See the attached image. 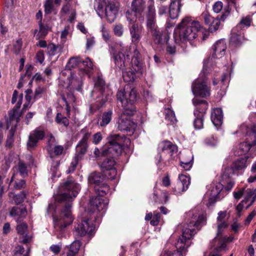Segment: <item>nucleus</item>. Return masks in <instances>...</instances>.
Returning <instances> with one entry per match:
<instances>
[{
    "label": "nucleus",
    "mask_w": 256,
    "mask_h": 256,
    "mask_svg": "<svg viewBox=\"0 0 256 256\" xmlns=\"http://www.w3.org/2000/svg\"><path fill=\"white\" fill-rule=\"evenodd\" d=\"M18 167V172L22 176H24L27 174V168L24 164L20 162Z\"/></svg>",
    "instance_id": "54"
},
{
    "label": "nucleus",
    "mask_w": 256,
    "mask_h": 256,
    "mask_svg": "<svg viewBox=\"0 0 256 256\" xmlns=\"http://www.w3.org/2000/svg\"><path fill=\"white\" fill-rule=\"evenodd\" d=\"M186 157H188L187 159H185L183 157L180 160V166L186 170H188L191 168L193 164V156L189 152L186 155Z\"/></svg>",
    "instance_id": "32"
},
{
    "label": "nucleus",
    "mask_w": 256,
    "mask_h": 256,
    "mask_svg": "<svg viewBox=\"0 0 256 256\" xmlns=\"http://www.w3.org/2000/svg\"><path fill=\"white\" fill-rule=\"evenodd\" d=\"M178 39L176 38V42L184 44L188 41L195 39L198 32L201 28V25L198 21L192 20L189 17L184 18L178 25Z\"/></svg>",
    "instance_id": "7"
},
{
    "label": "nucleus",
    "mask_w": 256,
    "mask_h": 256,
    "mask_svg": "<svg viewBox=\"0 0 256 256\" xmlns=\"http://www.w3.org/2000/svg\"><path fill=\"white\" fill-rule=\"evenodd\" d=\"M14 186L15 190H20L24 188L26 186V182L23 180L16 181Z\"/></svg>",
    "instance_id": "57"
},
{
    "label": "nucleus",
    "mask_w": 256,
    "mask_h": 256,
    "mask_svg": "<svg viewBox=\"0 0 256 256\" xmlns=\"http://www.w3.org/2000/svg\"><path fill=\"white\" fill-rule=\"evenodd\" d=\"M211 120L214 125L218 127L222 125L223 121V112L221 108H214L211 112Z\"/></svg>",
    "instance_id": "25"
},
{
    "label": "nucleus",
    "mask_w": 256,
    "mask_h": 256,
    "mask_svg": "<svg viewBox=\"0 0 256 256\" xmlns=\"http://www.w3.org/2000/svg\"><path fill=\"white\" fill-rule=\"evenodd\" d=\"M216 234L214 240L213 246L216 252H218L224 250L226 246V242H232L234 238L224 235V232L228 227V222L216 223Z\"/></svg>",
    "instance_id": "13"
},
{
    "label": "nucleus",
    "mask_w": 256,
    "mask_h": 256,
    "mask_svg": "<svg viewBox=\"0 0 256 256\" xmlns=\"http://www.w3.org/2000/svg\"><path fill=\"white\" fill-rule=\"evenodd\" d=\"M114 32L115 34L118 36H121L124 33V28L121 24H118L115 26L114 28Z\"/></svg>",
    "instance_id": "52"
},
{
    "label": "nucleus",
    "mask_w": 256,
    "mask_h": 256,
    "mask_svg": "<svg viewBox=\"0 0 256 256\" xmlns=\"http://www.w3.org/2000/svg\"><path fill=\"white\" fill-rule=\"evenodd\" d=\"M88 147V145L78 144L76 147V154L74 158L79 160H80L86 154Z\"/></svg>",
    "instance_id": "33"
},
{
    "label": "nucleus",
    "mask_w": 256,
    "mask_h": 256,
    "mask_svg": "<svg viewBox=\"0 0 256 256\" xmlns=\"http://www.w3.org/2000/svg\"><path fill=\"white\" fill-rule=\"evenodd\" d=\"M222 189L223 185L220 182L216 183L212 186L210 190L205 195L206 197L209 196L208 203L210 205L224 197Z\"/></svg>",
    "instance_id": "19"
},
{
    "label": "nucleus",
    "mask_w": 256,
    "mask_h": 256,
    "mask_svg": "<svg viewBox=\"0 0 256 256\" xmlns=\"http://www.w3.org/2000/svg\"><path fill=\"white\" fill-rule=\"evenodd\" d=\"M102 134L98 132L93 136L92 142L95 144H98L102 140Z\"/></svg>",
    "instance_id": "59"
},
{
    "label": "nucleus",
    "mask_w": 256,
    "mask_h": 256,
    "mask_svg": "<svg viewBox=\"0 0 256 256\" xmlns=\"http://www.w3.org/2000/svg\"><path fill=\"white\" fill-rule=\"evenodd\" d=\"M80 190V184L70 177L60 185L58 194L56 195L55 200L58 202H65V205L60 215L54 217V226L56 230H61L72 222L74 218L72 214V202L76 197Z\"/></svg>",
    "instance_id": "2"
},
{
    "label": "nucleus",
    "mask_w": 256,
    "mask_h": 256,
    "mask_svg": "<svg viewBox=\"0 0 256 256\" xmlns=\"http://www.w3.org/2000/svg\"><path fill=\"white\" fill-rule=\"evenodd\" d=\"M206 144L210 146H216L218 142V139L216 137L215 138L212 136L211 139H206Z\"/></svg>",
    "instance_id": "63"
},
{
    "label": "nucleus",
    "mask_w": 256,
    "mask_h": 256,
    "mask_svg": "<svg viewBox=\"0 0 256 256\" xmlns=\"http://www.w3.org/2000/svg\"><path fill=\"white\" fill-rule=\"evenodd\" d=\"M108 144L102 148V156L112 154V156H118L120 154L123 150L121 142L124 141V146L128 147L130 144V139L127 138H123L118 134H111L107 138Z\"/></svg>",
    "instance_id": "11"
},
{
    "label": "nucleus",
    "mask_w": 256,
    "mask_h": 256,
    "mask_svg": "<svg viewBox=\"0 0 256 256\" xmlns=\"http://www.w3.org/2000/svg\"><path fill=\"white\" fill-rule=\"evenodd\" d=\"M115 164V160L114 158H106L101 164V168L102 170L110 169L114 167Z\"/></svg>",
    "instance_id": "37"
},
{
    "label": "nucleus",
    "mask_w": 256,
    "mask_h": 256,
    "mask_svg": "<svg viewBox=\"0 0 256 256\" xmlns=\"http://www.w3.org/2000/svg\"><path fill=\"white\" fill-rule=\"evenodd\" d=\"M45 133L44 130L40 128H36L30 134L27 146L28 150H31L35 147L38 142L44 138Z\"/></svg>",
    "instance_id": "22"
},
{
    "label": "nucleus",
    "mask_w": 256,
    "mask_h": 256,
    "mask_svg": "<svg viewBox=\"0 0 256 256\" xmlns=\"http://www.w3.org/2000/svg\"><path fill=\"white\" fill-rule=\"evenodd\" d=\"M102 180L100 175L96 172H92L88 176V182L90 184H94V186L100 184Z\"/></svg>",
    "instance_id": "36"
},
{
    "label": "nucleus",
    "mask_w": 256,
    "mask_h": 256,
    "mask_svg": "<svg viewBox=\"0 0 256 256\" xmlns=\"http://www.w3.org/2000/svg\"><path fill=\"white\" fill-rule=\"evenodd\" d=\"M39 26L40 29L37 35L38 38L46 36L48 34V31L50 30L48 27H46L42 24L41 20L39 22Z\"/></svg>",
    "instance_id": "41"
},
{
    "label": "nucleus",
    "mask_w": 256,
    "mask_h": 256,
    "mask_svg": "<svg viewBox=\"0 0 256 256\" xmlns=\"http://www.w3.org/2000/svg\"><path fill=\"white\" fill-rule=\"evenodd\" d=\"M82 82L81 80H77L76 79L72 78L70 84L67 86V89H70V90H74L77 91H80L82 90Z\"/></svg>",
    "instance_id": "35"
},
{
    "label": "nucleus",
    "mask_w": 256,
    "mask_h": 256,
    "mask_svg": "<svg viewBox=\"0 0 256 256\" xmlns=\"http://www.w3.org/2000/svg\"><path fill=\"white\" fill-rule=\"evenodd\" d=\"M236 133L238 136L246 137V142L240 143L234 149V154L239 156L246 154L252 146L256 144V126L251 128L246 124H242Z\"/></svg>",
    "instance_id": "8"
},
{
    "label": "nucleus",
    "mask_w": 256,
    "mask_h": 256,
    "mask_svg": "<svg viewBox=\"0 0 256 256\" xmlns=\"http://www.w3.org/2000/svg\"><path fill=\"white\" fill-rule=\"evenodd\" d=\"M101 32H102L103 38L106 40H108L110 39V36L108 31L106 28H105L104 25H102L101 26Z\"/></svg>",
    "instance_id": "61"
},
{
    "label": "nucleus",
    "mask_w": 256,
    "mask_h": 256,
    "mask_svg": "<svg viewBox=\"0 0 256 256\" xmlns=\"http://www.w3.org/2000/svg\"><path fill=\"white\" fill-rule=\"evenodd\" d=\"M150 2H152L153 6H155L154 0H148L146 4L143 0H133L132 3V11L128 10L126 14L129 24L132 25L136 24L137 19L140 22H143L145 20L146 21V15Z\"/></svg>",
    "instance_id": "10"
},
{
    "label": "nucleus",
    "mask_w": 256,
    "mask_h": 256,
    "mask_svg": "<svg viewBox=\"0 0 256 256\" xmlns=\"http://www.w3.org/2000/svg\"><path fill=\"white\" fill-rule=\"evenodd\" d=\"M148 10L146 15V23L148 32L152 36L154 42L156 44H162L166 42L169 36L166 30H160L156 25V10L153 3L149 4Z\"/></svg>",
    "instance_id": "6"
},
{
    "label": "nucleus",
    "mask_w": 256,
    "mask_h": 256,
    "mask_svg": "<svg viewBox=\"0 0 256 256\" xmlns=\"http://www.w3.org/2000/svg\"><path fill=\"white\" fill-rule=\"evenodd\" d=\"M96 196L92 198L90 203V211L94 217L95 224L93 220L86 218L82 220L76 228V232L78 236H83L86 234L92 236L97 224H98L106 212L108 204V200L105 197L112 192L109 186L104 183L94 186Z\"/></svg>",
    "instance_id": "1"
},
{
    "label": "nucleus",
    "mask_w": 256,
    "mask_h": 256,
    "mask_svg": "<svg viewBox=\"0 0 256 256\" xmlns=\"http://www.w3.org/2000/svg\"><path fill=\"white\" fill-rule=\"evenodd\" d=\"M86 50L90 49L95 44V38L92 35H87L86 36Z\"/></svg>",
    "instance_id": "47"
},
{
    "label": "nucleus",
    "mask_w": 256,
    "mask_h": 256,
    "mask_svg": "<svg viewBox=\"0 0 256 256\" xmlns=\"http://www.w3.org/2000/svg\"><path fill=\"white\" fill-rule=\"evenodd\" d=\"M80 246L79 240L74 241L68 248V251L63 253L62 256H76Z\"/></svg>",
    "instance_id": "29"
},
{
    "label": "nucleus",
    "mask_w": 256,
    "mask_h": 256,
    "mask_svg": "<svg viewBox=\"0 0 256 256\" xmlns=\"http://www.w3.org/2000/svg\"><path fill=\"white\" fill-rule=\"evenodd\" d=\"M78 160H79L76 159V158H74L72 162L70 163V166L68 167V169L66 171L67 174H70V172H73L74 170L78 164Z\"/></svg>",
    "instance_id": "55"
},
{
    "label": "nucleus",
    "mask_w": 256,
    "mask_h": 256,
    "mask_svg": "<svg viewBox=\"0 0 256 256\" xmlns=\"http://www.w3.org/2000/svg\"><path fill=\"white\" fill-rule=\"evenodd\" d=\"M226 211H220L218 213V216L216 218V223L220 222H227L226 220Z\"/></svg>",
    "instance_id": "53"
},
{
    "label": "nucleus",
    "mask_w": 256,
    "mask_h": 256,
    "mask_svg": "<svg viewBox=\"0 0 256 256\" xmlns=\"http://www.w3.org/2000/svg\"><path fill=\"white\" fill-rule=\"evenodd\" d=\"M192 90L194 96L207 97L210 95L205 78H198L195 80L192 84Z\"/></svg>",
    "instance_id": "17"
},
{
    "label": "nucleus",
    "mask_w": 256,
    "mask_h": 256,
    "mask_svg": "<svg viewBox=\"0 0 256 256\" xmlns=\"http://www.w3.org/2000/svg\"><path fill=\"white\" fill-rule=\"evenodd\" d=\"M103 172L106 176L111 180L114 179L117 175V171L114 167L103 170Z\"/></svg>",
    "instance_id": "40"
},
{
    "label": "nucleus",
    "mask_w": 256,
    "mask_h": 256,
    "mask_svg": "<svg viewBox=\"0 0 256 256\" xmlns=\"http://www.w3.org/2000/svg\"><path fill=\"white\" fill-rule=\"evenodd\" d=\"M186 222L183 226L182 234L176 244V250L171 253L165 252L162 256H184L187 248L190 246V239L197 232L196 230L206 224V216L198 212L197 209L189 211L186 214Z\"/></svg>",
    "instance_id": "3"
},
{
    "label": "nucleus",
    "mask_w": 256,
    "mask_h": 256,
    "mask_svg": "<svg viewBox=\"0 0 256 256\" xmlns=\"http://www.w3.org/2000/svg\"><path fill=\"white\" fill-rule=\"evenodd\" d=\"M104 86V82L103 79L98 78L94 83V88L100 91L102 94Z\"/></svg>",
    "instance_id": "45"
},
{
    "label": "nucleus",
    "mask_w": 256,
    "mask_h": 256,
    "mask_svg": "<svg viewBox=\"0 0 256 256\" xmlns=\"http://www.w3.org/2000/svg\"><path fill=\"white\" fill-rule=\"evenodd\" d=\"M62 48L60 46H56L54 44H50L48 46V54L51 56H53L61 51Z\"/></svg>",
    "instance_id": "38"
},
{
    "label": "nucleus",
    "mask_w": 256,
    "mask_h": 256,
    "mask_svg": "<svg viewBox=\"0 0 256 256\" xmlns=\"http://www.w3.org/2000/svg\"><path fill=\"white\" fill-rule=\"evenodd\" d=\"M117 100L123 108L122 112L118 122V128L120 131L133 132L136 124L130 119L136 110L134 106L136 100V92L134 88L129 85L118 90L116 94Z\"/></svg>",
    "instance_id": "5"
},
{
    "label": "nucleus",
    "mask_w": 256,
    "mask_h": 256,
    "mask_svg": "<svg viewBox=\"0 0 256 256\" xmlns=\"http://www.w3.org/2000/svg\"><path fill=\"white\" fill-rule=\"evenodd\" d=\"M14 134L12 131H10V135L8 136L6 141V146L7 148H10L14 142Z\"/></svg>",
    "instance_id": "58"
},
{
    "label": "nucleus",
    "mask_w": 256,
    "mask_h": 256,
    "mask_svg": "<svg viewBox=\"0 0 256 256\" xmlns=\"http://www.w3.org/2000/svg\"><path fill=\"white\" fill-rule=\"evenodd\" d=\"M158 150L160 152L156 157V162L158 168H161L160 162L162 161V156L166 154L172 156L178 152L176 146L168 140H164L160 142L158 145Z\"/></svg>",
    "instance_id": "16"
},
{
    "label": "nucleus",
    "mask_w": 256,
    "mask_h": 256,
    "mask_svg": "<svg viewBox=\"0 0 256 256\" xmlns=\"http://www.w3.org/2000/svg\"><path fill=\"white\" fill-rule=\"evenodd\" d=\"M230 82V76L228 73L224 74L222 76L221 82L225 87H227Z\"/></svg>",
    "instance_id": "60"
},
{
    "label": "nucleus",
    "mask_w": 256,
    "mask_h": 256,
    "mask_svg": "<svg viewBox=\"0 0 256 256\" xmlns=\"http://www.w3.org/2000/svg\"><path fill=\"white\" fill-rule=\"evenodd\" d=\"M250 16L243 18L236 27L231 31L230 43L234 46H239L244 40V31L250 25Z\"/></svg>",
    "instance_id": "12"
},
{
    "label": "nucleus",
    "mask_w": 256,
    "mask_h": 256,
    "mask_svg": "<svg viewBox=\"0 0 256 256\" xmlns=\"http://www.w3.org/2000/svg\"><path fill=\"white\" fill-rule=\"evenodd\" d=\"M129 30L132 42L135 44H138L144 32L143 26L138 24H134L129 26Z\"/></svg>",
    "instance_id": "23"
},
{
    "label": "nucleus",
    "mask_w": 256,
    "mask_h": 256,
    "mask_svg": "<svg viewBox=\"0 0 256 256\" xmlns=\"http://www.w3.org/2000/svg\"><path fill=\"white\" fill-rule=\"evenodd\" d=\"M202 16L204 20V23L208 26L210 24L211 22L214 20V19L207 12H204L202 14Z\"/></svg>",
    "instance_id": "49"
},
{
    "label": "nucleus",
    "mask_w": 256,
    "mask_h": 256,
    "mask_svg": "<svg viewBox=\"0 0 256 256\" xmlns=\"http://www.w3.org/2000/svg\"><path fill=\"white\" fill-rule=\"evenodd\" d=\"M44 89L42 87H38L37 88L34 92V100H38L40 97V95L44 92Z\"/></svg>",
    "instance_id": "62"
},
{
    "label": "nucleus",
    "mask_w": 256,
    "mask_h": 256,
    "mask_svg": "<svg viewBox=\"0 0 256 256\" xmlns=\"http://www.w3.org/2000/svg\"><path fill=\"white\" fill-rule=\"evenodd\" d=\"M56 121L58 124H62L64 126H66L69 124V120L66 118L62 116L60 113H58Z\"/></svg>",
    "instance_id": "43"
},
{
    "label": "nucleus",
    "mask_w": 256,
    "mask_h": 256,
    "mask_svg": "<svg viewBox=\"0 0 256 256\" xmlns=\"http://www.w3.org/2000/svg\"><path fill=\"white\" fill-rule=\"evenodd\" d=\"M129 48L120 45L118 52L112 48L110 54L116 66L123 72L122 77L126 82L134 81L136 74H142L144 72L143 64L140 61V54L136 48H134L132 58V70H128L126 67L129 65Z\"/></svg>",
    "instance_id": "4"
},
{
    "label": "nucleus",
    "mask_w": 256,
    "mask_h": 256,
    "mask_svg": "<svg viewBox=\"0 0 256 256\" xmlns=\"http://www.w3.org/2000/svg\"><path fill=\"white\" fill-rule=\"evenodd\" d=\"M192 103L195 107L194 114L196 117L194 126L196 129L200 130L203 128L204 118L208 108V104L206 101L197 98L192 100Z\"/></svg>",
    "instance_id": "14"
},
{
    "label": "nucleus",
    "mask_w": 256,
    "mask_h": 256,
    "mask_svg": "<svg viewBox=\"0 0 256 256\" xmlns=\"http://www.w3.org/2000/svg\"><path fill=\"white\" fill-rule=\"evenodd\" d=\"M248 158H242L234 161L230 167L226 168L222 174L223 180L230 178L234 172L235 170H242L247 166Z\"/></svg>",
    "instance_id": "18"
},
{
    "label": "nucleus",
    "mask_w": 256,
    "mask_h": 256,
    "mask_svg": "<svg viewBox=\"0 0 256 256\" xmlns=\"http://www.w3.org/2000/svg\"><path fill=\"white\" fill-rule=\"evenodd\" d=\"M22 40L21 38H20L16 40L14 44L13 52L16 54H18L20 52L22 48Z\"/></svg>",
    "instance_id": "50"
},
{
    "label": "nucleus",
    "mask_w": 256,
    "mask_h": 256,
    "mask_svg": "<svg viewBox=\"0 0 256 256\" xmlns=\"http://www.w3.org/2000/svg\"><path fill=\"white\" fill-rule=\"evenodd\" d=\"M27 214V211L25 208H19L14 206L12 208L10 212V215L15 218H24Z\"/></svg>",
    "instance_id": "28"
},
{
    "label": "nucleus",
    "mask_w": 256,
    "mask_h": 256,
    "mask_svg": "<svg viewBox=\"0 0 256 256\" xmlns=\"http://www.w3.org/2000/svg\"><path fill=\"white\" fill-rule=\"evenodd\" d=\"M229 12H226L221 16L220 19L216 18L211 22V24L208 25L209 30L212 32H214L218 30L220 25V20H224L228 16Z\"/></svg>",
    "instance_id": "30"
},
{
    "label": "nucleus",
    "mask_w": 256,
    "mask_h": 256,
    "mask_svg": "<svg viewBox=\"0 0 256 256\" xmlns=\"http://www.w3.org/2000/svg\"><path fill=\"white\" fill-rule=\"evenodd\" d=\"M223 8V4L220 1L216 2L212 6L213 10L216 13L220 12Z\"/></svg>",
    "instance_id": "56"
},
{
    "label": "nucleus",
    "mask_w": 256,
    "mask_h": 256,
    "mask_svg": "<svg viewBox=\"0 0 256 256\" xmlns=\"http://www.w3.org/2000/svg\"><path fill=\"white\" fill-rule=\"evenodd\" d=\"M79 66L83 72L90 76V74L93 68V64L89 58L82 60L80 57L70 58L66 64V69L70 70L72 68Z\"/></svg>",
    "instance_id": "15"
},
{
    "label": "nucleus",
    "mask_w": 256,
    "mask_h": 256,
    "mask_svg": "<svg viewBox=\"0 0 256 256\" xmlns=\"http://www.w3.org/2000/svg\"><path fill=\"white\" fill-rule=\"evenodd\" d=\"M14 256H28V251L25 252L23 246H18L16 247L14 252Z\"/></svg>",
    "instance_id": "44"
},
{
    "label": "nucleus",
    "mask_w": 256,
    "mask_h": 256,
    "mask_svg": "<svg viewBox=\"0 0 256 256\" xmlns=\"http://www.w3.org/2000/svg\"><path fill=\"white\" fill-rule=\"evenodd\" d=\"M50 249L54 254H57L60 251L61 246L53 244L50 246Z\"/></svg>",
    "instance_id": "64"
},
{
    "label": "nucleus",
    "mask_w": 256,
    "mask_h": 256,
    "mask_svg": "<svg viewBox=\"0 0 256 256\" xmlns=\"http://www.w3.org/2000/svg\"><path fill=\"white\" fill-rule=\"evenodd\" d=\"M165 119L168 122V124H174L176 122L175 114L173 110L168 108L164 111Z\"/></svg>",
    "instance_id": "34"
},
{
    "label": "nucleus",
    "mask_w": 256,
    "mask_h": 256,
    "mask_svg": "<svg viewBox=\"0 0 256 256\" xmlns=\"http://www.w3.org/2000/svg\"><path fill=\"white\" fill-rule=\"evenodd\" d=\"M112 110H109L104 112L102 115L101 118L98 120V124L104 127L107 126L112 119Z\"/></svg>",
    "instance_id": "31"
},
{
    "label": "nucleus",
    "mask_w": 256,
    "mask_h": 256,
    "mask_svg": "<svg viewBox=\"0 0 256 256\" xmlns=\"http://www.w3.org/2000/svg\"><path fill=\"white\" fill-rule=\"evenodd\" d=\"M18 232L22 236H24L27 230V225L26 224H20L16 227Z\"/></svg>",
    "instance_id": "51"
},
{
    "label": "nucleus",
    "mask_w": 256,
    "mask_h": 256,
    "mask_svg": "<svg viewBox=\"0 0 256 256\" xmlns=\"http://www.w3.org/2000/svg\"><path fill=\"white\" fill-rule=\"evenodd\" d=\"M181 4L180 2L172 1L170 6L169 14L172 19L178 18L180 10Z\"/></svg>",
    "instance_id": "27"
},
{
    "label": "nucleus",
    "mask_w": 256,
    "mask_h": 256,
    "mask_svg": "<svg viewBox=\"0 0 256 256\" xmlns=\"http://www.w3.org/2000/svg\"><path fill=\"white\" fill-rule=\"evenodd\" d=\"M53 1L52 0H47L44 4V12L46 14H50L53 9Z\"/></svg>",
    "instance_id": "48"
},
{
    "label": "nucleus",
    "mask_w": 256,
    "mask_h": 256,
    "mask_svg": "<svg viewBox=\"0 0 256 256\" xmlns=\"http://www.w3.org/2000/svg\"><path fill=\"white\" fill-rule=\"evenodd\" d=\"M22 96L20 98L17 106L9 112V122H8V127L10 126L11 122L12 124L16 126L20 121V118L22 116V113L20 112V108L22 103Z\"/></svg>",
    "instance_id": "24"
},
{
    "label": "nucleus",
    "mask_w": 256,
    "mask_h": 256,
    "mask_svg": "<svg viewBox=\"0 0 256 256\" xmlns=\"http://www.w3.org/2000/svg\"><path fill=\"white\" fill-rule=\"evenodd\" d=\"M26 193L24 191L21 192L20 194L14 196V200L16 204H21L26 196Z\"/></svg>",
    "instance_id": "46"
},
{
    "label": "nucleus",
    "mask_w": 256,
    "mask_h": 256,
    "mask_svg": "<svg viewBox=\"0 0 256 256\" xmlns=\"http://www.w3.org/2000/svg\"><path fill=\"white\" fill-rule=\"evenodd\" d=\"M226 44L224 39L216 41L212 46V52L211 56V60L222 58L225 54L226 50Z\"/></svg>",
    "instance_id": "20"
},
{
    "label": "nucleus",
    "mask_w": 256,
    "mask_h": 256,
    "mask_svg": "<svg viewBox=\"0 0 256 256\" xmlns=\"http://www.w3.org/2000/svg\"><path fill=\"white\" fill-rule=\"evenodd\" d=\"M190 184V178L186 175L180 174L178 176V181L176 186L173 188L174 194H181L182 192H186Z\"/></svg>",
    "instance_id": "21"
},
{
    "label": "nucleus",
    "mask_w": 256,
    "mask_h": 256,
    "mask_svg": "<svg viewBox=\"0 0 256 256\" xmlns=\"http://www.w3.org/2000/svg\"><path fill=\"white\" fill-rule=\"evenodd\" d=\"M94 8L101 18L105 17L110 22H112L118 14L120 4L116 0H94Z\"/></svg>",
    "instance_id": "9"
},
{
    "label": "nucleus",
    "mask_w": 256,
    "mask_h": 256,
    "mask_svg": "<svg viewBox=\"0 0 256 256\" xmlns=\"http://www.w3.org/2000/svg\"><path fill=\"white\" fill-rule=\"evenodd\" d=\"M80 133L82 135V138L78 144L88 145V140L90 136V133L88 131V130L85 128L80 130Z\"/></svg>",
    "instance_id": "39"
},
{
    "label": "nucleus",
    "mask_w": 256,
    "mask_h": 256,
    "mask_svg": "<svg viewBox=\"0 0 256 256\" xmlns=\"http://www.w3.org/2000/svg\"><path fill=\"white\" fill-rule=\"evenodd\" d=\"M256 200V188L250 189L247 188L245 190L244 192V200H242V203L248 204L246 208H248L251 206L254 202Z\"/></svg>",
    "instance_id": "26"
},
{
    "label": "nucleus",
    "mask_w": 256,
    "mask_h": 256,
    "mask_svg": "<svg viewBox=\"0 0 256 256\" xmlns=\"http://www.w3.org/2000/svg\"><path fill=\"white\" fill-rule=\"evenodd\" d=\"M252 174L248 179L249 183H252L256 182V160L252 164L250 170Z\"/></svg>",
    "instance_id": "42"
}]
</instances>
